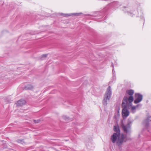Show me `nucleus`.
Returning a JSON list of instances; mask_svg holds the SVG:
<instances>
[{
    "mask_svg": "<svg viewBox=\"0 0 151 151\" xmlns=\"http://www.w3.org/2000/svg\"><path fill=\"white\" fill-rule=\"evenodd\" d=\"M111 139L112 143H116L119 146L127 140L126 134L125 133H114L111 136Z\"/></svg>",
    "mask_w": 151,
    "mask_h": 151,
    "instance_id": "1",
    "label": "nucleus"
},
{
    "mask_svg": "<svg viewBox=\"0 0 151 151\" xmlns=\"http://www.w3.org/2000/svg\"><path fill=\"white\" fill-rule=\"evenodd\" d=\"M128 99L127 97H124L122 101V106L123 109L122 111V116L124 119H126L129 114V112L127 109L128 105L130 106L128 102Z\"/></svg>",
    "mask_w": 151,
    "mask_h": 151,
    "instance_id": "2",
    "label": "nucleus"
},
{
    "mask_svg": "<svg viewBox=\"0 0 151 151\" xmlns=\"http://www.w3.org/2000/svg\"><path fill=\"white\" fill-rule=\"evenodd\" d=\"M111 95V87L109 86L107 88L106 93L105 94L104 102V104H106V102L107 101L109 100L110 98Z\"/></svg>",
    "mask_w": 151,
    "mask_h": 151,
    "instance_id": "3",
    "label": "nucleus"
},
{
    "mask_svg": "<svg viewBox=\"0 0 151 151\" xmlns=\"http://www.w3.org/2000/svg\"><path fill=\"white\" fill-rule=\"evenodd\" d=\"M126 92L128 95L130 96L129 98H128V102L129 101V104L131 106L132 102L133 101V97L132 96L134 93V91L132 90H127Z\"/></svg>",
    "mask_w": 151,
    "mask_h": 151,
    "instance_id": "4",
    "label": "nucleus"
},
{
    "mask_svg": "<svg viewBox=\"0 0 151 151\" xmlns=\"http://www.w3.org/2000/svg\"><path fill=\"white\" fill-rule=\"evenodd\" d=\"M135 96L136 99L134 101L135 104H137L140 102L142 100V96L139 93H136Z\"/></svg>",
    "mask_w": 151,
    "mask_h": 151,
    "instance_id": "5",
    "label": "nucleus"
},
{
    "mask_svg": "<svg viewBox=\"0 0 151 151\" xmlns=\"http://www.w3.org/2000/svg\"><path fill=\"white\" fill-rule=\"evenodd\" d=\"M150 122H151V116L148 117L146 120L144 121V124L146 129H148L149 125L150 124Z\"/></svg>",
    "mask_w": 151,
    "mask_h": 151,
    "instance_id": "6",
    "label": "nucleus"
},
{
    "mask_svg": "<svg viewBox=\"0 0 151 151\" xmlns=\"http://www.w3.org/2000/svg\"><path fill=\"white\" fill-rule=\"evenodd\" d=\"M26 103V102L24 100H19L17 101L16 104V105L17 106H20L24 105Z\"/></svg>",
    "mask_w": 151,
    "mask_h": 151,
    "instance_id": "7",
    "label": "nucleus"
},
{
    "mask_svg": "<svg viewBox=\"0 0 151 151\" xmlns=\"http://www.w3.org/2000/svg\"><path fill=\"white\" fill-rule=\"evenodd\" d=\"M121 127L123 130L125 132H128L130 129L129 127L125 126L123 123L121 125Z\"/></svg>",
    "mask_w": 151,
    "mask_h": 151,
    "instance_id": "8",
    "label": "nucleus"
},
{
    "mask_svg": "<svg viewBox=\"0 0 151 151\" xmlns=\"http://www.w3.org/2000/svg\"><path fill=\"white\" fill-rule=\"evenodd\" d=\"M114 130L116 132H119L120 130L118 124H117L114 127Z\"/></svg>",
    "mask_w": 151,
    "mask_h": 151,
    "instance_id": "9",
    "label": "nucleus"
},
{
    "mask_svg": "<svg viewBox=\"0 0 151 151\" xmlns=\"http://www.w3.org/2000/svg\"><path fill=\"white\" fill-rule=\"evenodd\" d=\"M33 88V86L31 84L27 85L25 87L26 89L28 90H32Z\"/></svg>",
    "mask_w": 151,
    "mask_h": 151,
    "instance_id": "10",
    "label": "nucleus"
},
{
    "mask_svg": "<svg viewBox=\"0 0 151 151\" xmlns=\"http://www.w3.org/2000/svg\"><path fill=\"white\" fill-rule=\"evenodd\" d=\"M136 108V106H132V110L133 113L134 112V110Z\"/></svg>",
    "mask_w": 151,
    "mask_h": 151,
    "instance_id": "11",
    "label": "nucleus"
},
{
    "mask_svg": "<svg viewBox=\"0 0 151 151\" xmlns=\"http://www.w3.org/2000/svg\"><path fill=\"white\" fill-rule=\"evenodd\" d=\"M33 121L35 123H38L40 122V120H34Z\"/></svg>",
    "mask_w": 151,
    "mask_h": 151,
    "instance_id": "12",
    "label": "nucleus"
},
{
    "mask_svg": "<svg viewBox=\"0 0 151 151\" xmlns=\"http://www.w3.org/2000/svg\"><path fill=\"white\" fill-rule=\"evenodd\" d=\"M47 55H44L42 56V57H47Z\"/></svg>",
    "mask_w": 151,
    "mask_h": 151,
    "instance_id": "13",
    "label": "nucleus"
},
{
    "mask_svg": "<svg viewBox=\"0 0 151 151\" xmlns=\"http://www.w3.org/2000/svg\"><path fill=\"white\" fill-rule=\"evenodd\" d=\"M70 15H69L68 14H65V16H69Z\"/></svg>",
    "mask_w": 151,
    "mask_h": 151,
    "instance_id": "14",
    "label": "nucleus"
},
{
    "mask_svg": "<svg viewBox=\"0 0 151 151\" xmlns=\"http://www.w3.org/2000/svg\"><path fill=\"white\" fill-rule=\"evenodd\" d=\"M19 140H18V142H19Z\"/></svg>",
    "mask_w": 151,
    "mask_h": 151,
    "instance_id": "15",
    "label": "nucleus"
}]
</instances>
